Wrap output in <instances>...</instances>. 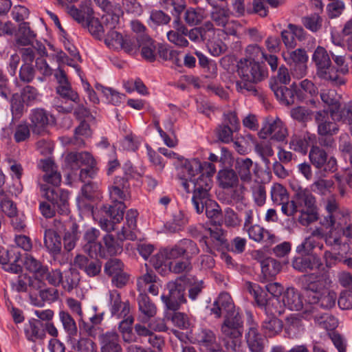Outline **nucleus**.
Here are the masks:
<instances>
[{"mask_svg": "<svg viewBox=\"0 0 352 352\" xmlns=\"http://www.w3.org/2000/svg\"><path fill=\"white\" fill-rule=\"evenodd\" d=\"M293 268L300 272H306L320 270L322 265L321 258L316 254L309 255V256H298L294 258L292 261Z\"/></svg>", "mask_w": 352, "mask_h": 352, "instance_id": "obj_20", "label": "nucleus"}, {"mask_svg": "<svg viewBox=\"0 0 352 352\" xmlns=\"http://www.w3.org/2000/svg\"><path fill=\"white\" fill-rule=\"evenodd\" d=\"M296 203L298 208L307 207L316 204V198L307 188L299 187L295 193Z\"/></svg>", "mask_w": 352, "mask_h": 352, "instance_id": "obj_43", "label": "nucleus"}, {"mask_svg": "<svg viewBox=\"0 0 352 352\" xmlns=\"http://www.w3.org/2000/svg\"><path fill=\"white\" fill-rule=\"evenodd\" d=\"M243 329V320L239 308L225 315L224 321L221 327L222 335H242Z\"/></svg>", "mask_w": 352, "mask_h": 352, "instance_id": "obj_16", "label": "nucleus"}, {"mask_svg": "<svg viewBox=\"0 0 352 352\" xmlns=\"http://www.w3.org/2000/svg\"><path fill=\"white\" fill-rule=\"evenodd\" d=\"M188 297L191 300H195L203 292V289L205 287L204 282L202 280L191 277L188 278Z\"/></svg>", "mask_w": 352, "mask_h": 352, "instance_id": "obj_51", "label": "nucleus"}, {"mask_svg": "<svg viewBox=\"0 0 352 352\" xmlns=\"http://www.w3.org/2000/svg\"><path fill=\"white\" fill-rule=\"evenodd\" d=\"M65 160L72 170H78L81 166H85L81 168L79 173V179L82 182L97 175L98 168L96 161L89 152H71L66 155Z\"/></svg>", "mask_w": 352, "mask_h": 352, "instance_id": "obj_5", "label": "nucleus"}, {"mask_svg": "<svg viewBox=\"0 0 352 352\" xmlns=\"http://www.w3.org/2000/svg\"><path fill=\"white\" fill-rule=\"evenodd\" d=\"M178 179L187 193H190L188 182L193 184L192 202L198 214L204 211V204L208 200V191L212 184V177L215 173V166L210 162L201 163L198 159H183L181 160Z\"/></svg>", "mask_w": 352, "mask_h": 352, "instance_id": "obj_1", "label": "nucleus"}, {"mask_svg": "<svg viewBox=\"0 0 352 352\" xmlns=\"http://www.w3.org/2000/svg\"><path fill=\"white\" fill-rule=\"evenodd\" d=\"M100 231L94 228H88L83 234L81 244L83 251L91 258L98 256L106 257V252L98 241Z\"/></svg>", "mask_w": 352, "mask_h": 352, "instance_id": "obj_11", "label": "nucleus"}, {"mask_svg": "<svg viewBox=\"0 0 352 352\" xmlns=\"http://www.w3.org/2000/svg\"><path fill=\"white\" fill-rule=\"evenodd\" d=\"M124 270V264L118 258H111L108 260L104 266V273L110 277L121 273Z\"/></svg>", "mask_w": 352, "mask_h": 352, "instance_id": "obj_61", "label": "nucleus"}, {"mask_svg": "<svg viewBox=\"0 0 352 352\" xmlns=\"http://www.w3.org/2000/svg\"><path fill=\"white\" fill-rule=\"evenodd\" d=\"M164 254L163 249L151 257L150 263L155 270L161 275L165 276L168 274L169 261Z\"/></svg>", "mask_w": 352, "mask_h": 352, "instance_id": "obj_45", "label": "nucleus"}, {"mask_svg": "<svg viewBox=\"0 0 352 352\" xmlns=\"http://www.w3.org/2000/svg\"><path fill=\"white\" fill-rule=\"evenodd\" d=\"M270 88L274 92L276 98L286 105H290L295 102L296 98L300 101L305 100V95L301 89H296V86L293 84L290 87L280 85L276 80L270 82Z\"/></svg>", "mask_w": 352, "mask_h": 352, "instance_id": "obj_10", "label": "nucleus"}, {"mask_svg": "<svg viewBox=\"0 0 352 352\" xmlns=\"http://www.w3.org/2000/svg\"><path fill=\"white\" fill-rule=\"evenodd\" d=\"M102 352H122L119 336L115 332H107L101 337Z\"/></svg>", "mask_w": 352, "mask_h": 352, "instance_id": "obj_34", "label": "nucleus"}, {"mask_svg": "<svg viewBox=\"0 0 352 352\" xmlns=\"http://www.w3.org/2000/svg\"><path fill=\"white\" fill-rule=\"evenodd\" d=\"M261 273L264 280H267L275 276L281 270V264L276 259L267 257L262 262Z\"/></svg>", "mask_w": 352, "mask_h": 352, "instance_id": "obj_40", "label": "nucleus"}, {"mask_svg": "<svg viewBox=\"0 0 352 352\" xmlns=\"http://www.w3.org/2000/svg\"><path fill=\"white\" fill-rule=\"evenodd\" d=\"M195 340L202 350L210 352H218L221 350V345L217 342L216 335L210 329H199L195 334Z\"/></svg>", "mask_w": 352, "mask_h": 352, "instance_id": "obj_17", "label": "nucleus"}, {"mask_svg": "<svg viewBox=\"0 0 352 352\" xmlns=\"http://www.w3.org/2000/svg\"><path fill=\"white\" fill-rule=\"evenodd\" d=\"M331 118L333 121L352 124V100L338 106L336 110L331 112Z\"/></svg>", "mask_w": 352, "mask_h": 352, "instance_id": "obj_32", "label": "nucleus"}, {"mask_svg": "<svg viewBox=\"0 0 352 352\" xmlns=\"http://www.w3.org/2000/svg\"><path fill=\"white\" fill-rule=\"evenodd\" d=\"M318 241L312 236H308L298 245H297L296 251L302 256H309L312 254L311 252L314 248H317Z\"/></svg>", "mask_w": 352, "mask_h": 352, "instance_id": "obj_63", "label": "nucleus"}, {"mask_svg": "<svg viewBox=\"0 0 352 352\" xmlns=\"http://www.w3.org/2000/svg\"><path fill=\"white\" fill-rule=\"evenodd\" d=\"M253 162L250 158H237L234 163V170L239 179L244 184L251 182Z\"/></svg>", "mask_w": 352, "mask_h": 352, "instance_id": "obj_29", "label": "nucleus"}, {"mask_svg": "<svg viewBox=\"0 0 352 352\" xmlns=\"http://www.w3.org/2000/svg\"><path fill=\"white\" fill-rule=\"evenodd\" d=\"M211 19L218 26H226L229 21L230 12L224 8L217 7L211 12Z\"/></svg>", "mask_w": 352, "mask_h": 352, "instance_id": "obj_59", "label": "nucleus"}, {"mask_svg": "<svg viewBox=\"0 0 352 352\" xmlns=\"http://www.w3.org/2000/svg\"><path fill=\"white\" fill-rule=\"evenodd\" d=\"M333 186L334 182L332 179L319 178L311 185V190L315 193L325 195L331 192Z\"/></svg>", "mask_w": 352, "mask_h": 352, "instance_id": "obj_53", "label": "nucleus"}, {"mask_svg": "<svg viewBox=\"0 0 352 352\" xmlns=\"http://www.w3.org/2000/svg\"><path fill=\"white\" fill-rule=\"evenodd\" d=\"M126 206L123 203H116L112 205H104L100 208L102 217L100 219V224L106 231L114 230V225L122 220Z\"/></svg>", "mask_w": 352, "mask_h": 352, "instance_id": "obj_9", "label": "nucleus"}, {"mask_svg": "<svg viewBox=\"0 0 352 352\" xmlns=\"http://www.w3.org/2000/svg\"><path fill=\"white\" fill-rule=\"evenodd\" d=\"M166 317L179 329H188L192 326L191 320L189 319L188 316L184 313L173 311L172 314H168Z\"/></svg>", "mask_w": 352, "mask_h": 352, "instance_id": "obj_50", "label": "nucleus"}, {"mask_svg": "<svg viewBox=\"0 0 352 352\" xmlns=\"http://www.w3.org/2000/svg\"><path fill=\"white\" fill-rule=\"evenodd\" d=\"M38 185L41 192V186L44 185L46 188L52 189L56 192V194H60V192H67V191L62 190L56 188L60 186L61 183V175L57 170L47 172V173H43V175L40 176L37 179Z\"/></svg>", "mask_w": 352, "mask_h": 352, "instance_id": "obj_27", "label": "nucleus"}, {"mask_svg": "<svg viewBox=\"0 0 352 352\" xmlns=\"http://www.w3.org/2000/svg\"><path fill=\"white\" fill-rule=\"evenodd\" d=\"M78 228L79 226L76 222L71 221L69 229L65 232L63 240L64 248L67 252L72 250L76 245L80 236Z\"/></svg>", "mask_w": 352, "mask_h": 352, "instance_id": "obj_39", "label": "nucleus"}, {"mask_svg": "<svg viewBox=\"0 0 352 352\" xmlns=\"http://www.w3.org/2000/svg\"><path fill=\"white\" fill-rule=\"evenodd\" d=\"M311 164L318 170L321 175L336 173L338 170V162L334 156L329 155L327 152L318 145H312L309 152Z\"/></svg>", "mask_w": 352, "mask_h": 352, "instance_id": "obj_7", "label": "nucleus"}, {"mask_svg": "<svg viewBox=\"0 0 352 352\" xmlns=\"http://www.w3.org/2000/svg\"><path fill=\"white\" fill-rule=\"evenodd\" d=\"M223 346L227 352H244L241 342L242 335H222Z\"/></svg>", "mask_w": 352, "mask_h": 352, "instance_id": "obj_44", "label": "nucleus"}, {"mask_svg": "<svg viewBox=\"0 0 352 352\" xmlns=\"http://www.w3.org/2000/svg\"><path fill=\"white\" fill-rule=\"evenodd\" d=\"M58 316L65 332L70 336H76L78 328L72 316L67 311H60Z\"/></svg>", "mask_w": 352, "mask_h": 352, "instance_id": "obj_47", "label": "nucleus"}, {"mask_svg": "<svg viewBox=\"0 0 352 352\" xmlns=\"http://www.w3.org/2000/svg\"><path fill=\"white\" fill-rule=\"evenodd\" d=\"M282 301L292 311H299L303 307L302 296L294 287H289L283 292Z\"/></svg>", "mask_w": 352, "mask_h": 352, "instance_id": "obj_28", "label": "nucleus"}, {"mask_svg": "<svg viewBox=\"0 0 352 352\" xmlns=\"http://www.w3.org/2000/svg\"><path fill=\"white\" fill-rule=\"evenodd\" d=\"M259 133L262 138L270 137L272 140L283 142L287 135V130L280 118L268 117L265 119Z\"/></svg>", "mask_w": 352, "mask_h": 352, "instance_id": "obj_12", "label": "nucleus"}, {"mask_svg": "<svg viewBox=\"0 0 352 352\" xmlns=\"http://www.w3.org/2000/svg\"><path fill=\"white\" fill-rule=\"evenodd\" d=\"M271 197L273 202L278 205L288 201L289 194L283 186L275 184L271 189Z\"/></svg>", "mask_w": 352, "mask_h": 352, "instance_id": "obj_57", "label": "nucleus"}, {"mask_svg": "<svg viewBox=\"0 0 352 352\" xmlns=\"http://www.w3.org/2000/svg\"><path fill=\"white\" fill-rule=\"evenodd\" d=\"M182 282V277L168 282L166 285L168 294L161 296L162 300L169 310L177 311L182 304L186 302L185 286Z\"/></svg>", "mask_w": 352, "mask_h": 352, "instance_id": "obj_8", "label": "nucleus"}, {"mask_svg": "<svg viewBox=\"0 0 352 352\" xmlns=\"http://www.w3.org/2000/svg\"><path fill=\"white\" fill-rule=\"evenodd\" d=\"M111 313L118 318L127 316L130 313V305L128 301L122 302L120 293L117 290L109 292Z\"/></svg>", "mask_w": 352, "mask_h": 352, "instance_id": "obj_23", "label": "nucleus"}, {"mask_svg": "<svg viewBox=\"0 0 352 352\" xmlns=\"http://www.w3.org/2000/svg\"><path fill=\"white\" fill-rule=\"evenodd\" d=\"M102 24L105 31H111L116 30L119 25L120 15L113 11L105 12L102 17Z\"/></svg>", "mask_w": 352, "mask_h": 352, "instance_id": "obj_64", "label": "nucleus"}, {"mask_svg": "<svg viewBox=\"0 0 352 352\" xmlns=\"http://www.w3.org/2000/svg\"><path fill=\"white\" fill-rule=\"evenodd\" d=\"M302 331L301 318L297 314H290L285 318V332L289 338H296Z\"/></svg>", "mask_w": 352, "mask_h": 352, "instance_id": "obj_37", "label": "nucleus"}, {"mask_svg": "<svg viewBox=\"0 0 352 352\" xmlns=\"http://www.w3.org/2000/svg\"><path fill=\"white\" fill-rule=\"evenodd\" d=\"M331 280L327 274L309 273L304 276L303 289L307 292V300L324 309L335 307L336 293L329 289Z\"/></svg>", "mask_w": 352, "mask_h": 352, "instance_id": "obj_2", "label": "nucleus"}, {"mask_svg": "<svg viewBox=\"0 0 352 352\" xmlns=\"http://www.w3.org/2000/svg\"><path fill=\"white\" fill-rule=\"evenodd\" d=\"M103 241L106 248V256L107 254L111 256L122 252V245H120L112 235L107 234L103 237Z\"/></svg>", "mask_w": 352, "mask_h": 352, "instance_id": "obj_60", "label": "nucleus"}, {"mask_svg": "<svg viewBox=\"0 0 352 352\" xmlns=\"http://www.w3.org/2000/svg\"><path fill=\"white\" fill-rule=\"evenodd\" d=\"M322 21V18L319 13H314L302 19L304 26L313 32H316L321 29Z\"/></svg>", "mask_w": 352, "mask_h": 352, "instance_id": "obj_54", "label": "nucleus"}, {"mask_svg": "<svg viewBox=\"0 0 352 352\" xmlns=\"http://www.w3.org/2000/svg\"><path fill=\"white\" fill-rule=\"evenodd\" d=\"M237 67L238 74L241 79L236 82L237 91L257 96L258 91L254 84L262 81L268 75L265 64L251 59H241Z\"/></svg>", "mask_w": 352, "mask_h": 352, "instance_id": "obj_3", "label": "nucleus"}, {"mask_svg": "<svg viewBox=\"0 0 352 352\" xmlns=\"http://www.w3.org/2000/svg\"><path fill=\"white\" fill-rule=\"evenodd\" d=\"M316 142V135L305 131L300 134H294L290 138L289 146L291 150L305 155L308 152L309 147H311Z\"/></svg>", "mask_w": 352, "mask_h": 352, "instance_id": "obj_18", "label": "nucleus"}, {"mask_svg": "<svg viewBox=\"0 0 352 352\" xmlns=\"http://www.w3.org/2000/svg\"><path fill=\"white\" fill-rule=\"evenodd\" d=\"M300 214L298 221L303 226H307L316 221L319 218L318 209L316 204L298 208Z\"/></svg>", "mask_w": 352, "mask_h": 352, "instance_id": "obj_33", "label": "nucleus"}, {"mask_svg": "<svg viewBox=\"0 0 352 352\" xmlns=\"http://www.w3.org/2000/svg\"><path fill=\"white\" fill-rule=\"evenodd\" d=\"M25 333L28 340L32 342L43 340L45 337L44 324L38 319L32 318L29 321L25 328Z\"/></svg>", "mask_w": 352, "mask_h": 352, "instance_id": "obj_31", "label": "nucleus"}, {"mask_svg": "<svg viewBox=\"0 0 352 352\" xmlns=\"http://www.w3.org/2000/svg\"><path fill=\"white\" fill-rule=\"evenodd\" d=\"M322 101L329 107L330 116L333 110H336L340 102L334 90H322L320 94Z\"/></svg>", "mask_w": 352, "mask_h": 352, "instance_id": "obj_58", "label": "nucleus"}, {"mask_svg": "<svg viewBox=\"0 0 352 352\" xmlns=\"http://www.w3.org/2000/svg\"><path fill=\"white\" fill-rule=\"evenodd\" d=\"M217 180L219 186L223 188H233L239 184L238 175L232 168L220 170L217 175Z\"/></svg>", "mask_w": 352, "mask_h": 352, "instance_id": "obj_35", "label": "nucleus"}, {"mask_svg": "<svg viewBox=\"0 0 352 352\" xmlns=\"http://www.w3.org/2000/svg\"><path fill=\"white\" fill-rule=\"evenodd\" d=\"M315 118L318 125V135H333L338 133V125L335 122L336 121L332 122L328 118H327L324 113L318 111Z\"/></svg>", "mask_w": 352, "mask_h": 352, "instance_id": "obj_30", "label": "nucleus"}, {"mask_svg": "<svg viewBox=\"0 0 352 352\" xmlns=\"http://www.w3.org/2000/svg\"><path fill=\"white\" fill-rule=\"evenodd\" d=\"M96 89L97 91L102 92L107 99L114 105L120 104L125 97L124 94L100 84L96 85Z\"/></svg>", "mask_w": 352, "mask_h": 352, "instance_id": "obj_55", "label": "nucleus"}, {"mask_svg": "<svg viewBox=\"0 0 352 352\" xmlns=\"http://www.w3.org/2000/svg\"><path fill=\"white\" fill-rule=\"evenodd\" d=\"M34 58V52L32 48L23 49L22 60L23 63L19 70V78L24 83L31 82L35 77V69L32 65Z\"/></svg>", "mask_w": 352, "mask_h": 352, "instance_id": "obj_19", "label": "nucleus"}, {"mask_svg": "<svg viewBox=\"0 0 352 352\" xmlns=\"http://www.w3.org/2000/svg\"><path fill=\"white\" fill-rule=\"evenodd\" d=\"M181 246L183 257L190 261L199 253V249L197 243L191 239H184L179 241Z\"/></svg>", "mask_w": 352, "mask_h": 352, "instance_id": "obj_48", "label": "nucleus"}, {"mask_svg": "<svg viewBox=\"0 0 352 352\" xmlns=\"http://www.w3.org/2000/svg\"><path fill=\"white\" fill-rule=\"evenodd\" d=\"M74 265L84 271L90 277L98 275L101 271V262L100 261L89 259L85 255L78 254L76 256Z\"/></svg>", "mask_w": 352, "mask_h": 352, "instance_id": "obj_22", "label": "nucleus"}, {"mask_svg": "<svg viewBox=\"0 0 352 352\" xmlns=\"http://www.w3.org/2000/svg\"><path fill=\"white\" fill-rule=\"evenodd\" d=\"M10 104L12 120L17 121L20 120L25 111V103L21 98V96H19V93L13 94L10 100Z\"/></svg>", "mask_w": 352, "mask_h": 352, "instance_id": "obj_41", "label": "nucleus"}, {"mask_svg": "<svg viewBox=\"0 0 352 352\" xmlns=\"http://www.w3.org/2000/svg\"><path fill=\"white\" fill-rule=\"evenodd\" d=\"M123 36L116 30L107 32L104 38L105 44L109 47L118 50L122 46Z\"/></svg>", "mask_w": 352, "mask_h": 352, "instance_id": "obj_62", "label": "nucleus"}, {"mask_svg": "<svg viewBox=\"0 0 352 352\" xmlns=\"http://www.w3.org/2000/svg\"><path fill=\"white\" fill-rule=\"evenodd\" d=\"M52 116L43 108H34L30 110L28 119L30 128L33 134L44 135L47 131Z\"/></svg>", "mask_w": 352, "mask_h": 352, "instance_id": "obj_13", "label": "nucleus"}, {"mask_svg": "<svg viewBox=\"0 0 352 352\" xmlns=\"http://www.w3.org/2000/svg\"><path fill=\"white\" fill-rule=\"evenodd\" d=\"M91 135L89 124L85 120H82L80 124L75 129L74 136L72 140L74 145L81 146L84 145V138H88Z\"/></svg>", "mask_w": 352, "mask_h": 352, "instance_id": "obj_46", "label": "nucleus"}, {"mask_svg": "<svg viewBox=\"0 0 352 352\" xmlns=\"http://www.w3.org/2000/svg\"><path fill=\"white\" fill-rule=\"evenodd\" d=\"M237 309L233 302L230 295L227 292H223L219 294L217 300L213 302L210 308L211 314H214L216 318H220L222 316V311L226 314Z\"/></svg>", "mask_w": 352, "mask_h": 352, "instance_id": "obj_21", "label": "nucleus"}, {"mask_svg": "<svg viewBox=\"0 0 352 352\" xmlns=\"http://www.w3.org/2000/svg\"><path fill=\"white\" fill-rule=\"evenodd\" d=\"M16 37V42L18 45L27 46L32 44L36 34L31 30L28 23L23 22L19 25Z\"/></svg>", "mask_w": 352, "mask_h": 352, "instance_id": "obj_38", "label": "nucleus"}, {"mask_svg": "<svg viewBox=\"0 0 352 352\" xmlns=\"http://www.w3.org/2000/svg\"><path fill=\"white\" fill-rule=\"evenodd\" d=\"M276 312L278 315L282 314L280 311L273 312L272 309L266 314V318L262 323L263 330L270 337L278 334L283 328V322L276 316Z\"/></svg>", "mask_w": 352, "mask_h": 352, "instance_id": "obj_24", "label": "nucleus"}, {"mask_svg": "<svg viewBox=\"0 0 352 352\" xmlns=\"http://www.w3.org/2000/svg\"><path fill=\"white\" fill-rule=\"evenodd\" d=\"M188 219L182 211L176 212L171 221L166 224V228L170 232L175 233L179 232L187 223Z\"/></svg>", "mask_w": 352, "mask_h": 352, "instance_id": "obj_52", "label": "nucleus"}, {"mask_svg": "<svg viewBox=\"0 0 352 352\" xmlns=\"http://www.w3.org/2000/svg\"><path fill=\"white\" fill-rule=\"evenodd\" d=\"M248 330L245 333L247 345L251 352H264V340L258 331V324L254 322L251 312H247Z\"/></svg>", "mask_w": 352, "mask_h": 352, "instance_id": "obj_14", "label": "nucleus"}, {"mask_svg": "<svg viewBox=\"0 0 352 352\" xmlns=\"http://www.w3.org/2000/svg\"><path fill=\"white\" fill-rule=\"evenodd\" d=\"M80 280V273L75 269H69L63 274L60 285L66 292H71L78 286Z\"/></svg>", "mask_w": 352, "mask_h": 352, "instance_id": "obj_42", "label": "nucleus"}, {"mask_svg": "<svg viewBox=\"0 0 352 352\" xmlns=\"http://www.w3.org/2000/svg\"><path fill=\"white\" fill-rule=\"evenodd\" d=\"M56 93L63 100H69L74 103H78L80 101L78 93L72 89L70 84L58 85L56 87Z\"/></svg>", "mask_w": 352, "mask_h": 352, "instance_id": "obj_56", "label": "nucleus"}, {"mask_svg": "<svg viewBox=\"0 0 352 352\" xmlns=\"http://www.w3.org/2000/svg\"><path fill=\"white\" fill-rule=\"evenodd\" d=\"M24 264L26 269L30 272H32L34 275L37 276H45L47 266L43 265L39 261L36 260L33 256H26Z\"/></svg>", "mask_w": 352, "mask_h": 352, "instance_id": "obj_49", "label": "nucleus"}, {"mask_svg": "<svg viewBox=\"0 0 352 352\" xmlns=\"http://www.w3.org/2000/svg\"><path fill=\"white\" fill-rule=\"evenodd\" d=\"M129 178L117 176L115 177L113 185L109 188V196L112 202L124 203L131 198L130 184Z\"/></svg>", "mask_w": 352, "mask_h": 352, "instance_id": "obj_15", "label": "nucleus"}, {"mask_svg": "<svg viewBox=\"0 0 352 352\" xmlns=\"http://www.w3.org/2000/svg\"><path fill=\"white\" fill-rule=\"evenodd\" d=\"M137 300L139 310L144 316V320H148L156 314V306L146 294H140Z\"/></svg>", "mask_w": 352, "mask_h": 352, "instance_id": "obj_36", "label": "nucleus"}, {"mask_svg": "<svg viewBox=\"0 0 352 352\" xmlns=\"http://www.w3.org/2000/svg\"><path fill=\"white\" fill-rule=\"evenodd\" d=\"M44 245L50 254L56 256L62 249L61 238L56 230L52 228L44 231Z\"/></svg>", "mask_w": 352, "mask_h": 352, "instance_id": "obj_26", "label": "nucleus"}, {"mask_svg": "<svg viewBox=\"0 0 352 352\" xmlns=\"http://www.w3.org/2000/svg\"><path fill=\"white\" fill-rule=\"evenodd\" d=\"M41 196L47 201H41L39 210L45 218L53 217L56 212L61 214L69 212L68 192L56 194L52 189L46 188L41 186Z\"/></svg>", "mask_w": 352, "mask_h": 352, "instance_id": "obj_4", "label": "nucleus"}, {"mask_svg": "<svg viewBox=\"0 0 352 352\" xmlns=\"http://www.w3.org/2000/svg\"><path fill=\"white\" fill-rule=\"evenodd\" d=\"M312 60L316 67V74L318 78L331 82L333 85L344 83L336 72L331 64V60L327 51L323 47L318 46L315 50Z\"/></svg>", "mask_w": 352, "mask_h": 352, "instance_id": "obj_6", "label": "nucleus"}, {"mask_svg": "<svg viewBox=\"0 0 352 352\" xmlns=\"http://www.w3.org/2000/svg\"><path fill=\"white\" fill-rule=\"evenodd\" d=\"M138 43L141 48L142 57L148 62H153L156 58L157 44L147 34L138 36Z\"/></svg>", "mask_w": 352, "mask_h": 352, "instance_id": "obj_25", "label": "nucleus"}]
</instances>
